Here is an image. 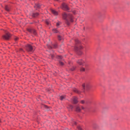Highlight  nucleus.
Segmentation results:
<instances>
[{
  "mask_svg": "<svg viewBox=\"0 0 130 130\" xmlns=\"http://www.w3.org/2000/svg\"><path fill=\"white\" fill-rule=\"evenodd\" d=\"M83 89L88 90L90 88V85L88 83L82 84Z\"/></svg>",
  "mask_w": 130,
  "mask_h": 130,
  "instance_id": "39448f33",
  "label": "nucleus"
},
{
  "mask_svg": "<svg viewBox=\"0 0 130 130\" xmlns=\"http://www.w3.org/2000/svg\"><path fill=\"white\" fill-rule=\"evenodd\" d=\"M72 124L76 125H77V122L75 121H73Z\"/></svg>",
  "mask_w": 130,
  "mask_h": 130,
  "instance_id": "b1692460",
  "label": "nucleus"
},
{
  "mask_svg": "<svg viewBox=\"0 0 130 130\" xmlns=\"http://www.w3.org/2000/svg\"><path fill=\"white\" fill-rule=\"evenodd\" d=\"M28 31H29V32H31V33H33V34L34 35H37V31H36V30L35 29H29Z\"/></svg>",
  "mask_w": 130,
  "mask_h": 130,
  "instance_id": "1a4fd4ad",
  "label": "nucleus"
},
{
  "mask_svg": "<svg viewBox=\"0 0 130 130\" xmlns=\"http://www.w3.org/2000/svg\"><path fill=\"white\" fill-rule=\"evenodd\" d=\"M53 33H58V30L56 28H54L53 29Z\"/></svg>",
  "mask_w": 130,
  "mask_h": 130,
  "instance_id": "2eb2a0df",
  "label": "nucleus"
},
{
  "mask_svg": "<svg viewBox=\"0 0 130 130\" xmlns=\"http://www.w3.org/2000/svg\"><path fill=\"white\" fill-rule=\"evenodd\" d=\"M76 111L78 112H81V108L79 106H76Z\"/></svg>",
  "mask_w": 130,
  "mask_h": 130,
  "instance_id": "ddd939ff",
  "label": "nucleus"
},
{
  "mask_svg": "<svg viewBox=\"0 0 130 130\" xmlns=\"http://www.w3.org/2000/svg\"><path fill=\"white\" fill-rule=\"evenodd\" d=\"M79 55H81L82 54V52H80V53H78Z\"/></svg>",
  "mask_w": 130,
  "mask_h": 130,
  "instance_id": "c9c22d12",
  "label": "nucleus"
},
{
  "mask_svg": "<svg viewBox=\"0 0 130 130\" xmlns=\"http://www.w3.org/2000/svg\"><path fill=\"white\" fill-rule=\"evenodd\" d=\"M96 127H98V125L97 124H93V128H96Z\"/></svg>",
  "mask_w": 130,
  "mask_h": 130,
  "instance_id": "a878e982",
  "label": "nucleus"
},
{
  "mask_svg": "<svg viewBox=\"0 0 130 130\" xmlns=\"http://www.w3.org/2000/svg\"><path fill=\"white\" fill-rule=\"evenodd\" d=\"M62 18L65 20V23L68 25V26H70V25H71V22H74V20H73V15L71 14L63 13L62 14Z\"/></svg>",
  "mask_w": 130,
  "mask_h": 130,
  "instance_id": "f257e3e1",
  "label": "nucleus"
},
{
  "mask_svg": "<svg viewBox=\"0 0 130 130\" xmlns=\"http://www.w3.org/2000/svg\"><path fill=\"white\" fill-rule=\"evenodd\" d=\"M60 24H61V22L58 21V22L56 23V26L59 27V26H60Z\"/></svg>",
  "mask_w": 130,
  "mask_h": 130,
  "instance_id": "6ab92c4d",
  "label": "nucleus"
},
{
  "mask_svg": "<svg viewBox=\"0 0 130 130\" xmlns=\"http://www.w3.org/2000/svg\"><path fill=\"white\" fill-rule=\"evenodd\" d=\"M77 129L78 130H82V127H81V126H78Z\"/></svg>",
  "mask_w": 130,
  "mask_h": 130,
  "instance_id": "cd10ccee",
  "label": "nucleus"
},
{
  "mask_svg": "<svg viewBox=\"0 0 130 130\" xmlns=\"http://www.w3.org/2000/svg\"><path fill=\"white\" fill-rule=\"evenodd\" d=\"M77 63L80 66H83L85 63V61L83 60L82 59H80L77 61Z\"/></svg>",
  "mask_w": 130,
  "mask_h": 130,
  "instance_id": "0eeeda50",
  "label": "nucleus"
},
{
  "mask_svg": "<svg viewBox=\"0 0 130 130\" xmlns=\"http://www.w3.org/2000/svg\"><path fill=\"white\" fill-rule=\"evenodd\" d=\"M62 18L65 20V23L68 25V26H70V25H71V22H74V20H73V15L71 14L63 13L62 14Z\"/></svg>",
  "mask_w": 130,
  "mask_h": 130,
  "instance_id": "f03ea898",
  "label": "nucleus"
},
{
  "mask_svg": "<svg viewBox=\"0 0 130 130\" xmlns=\"http://www.w3.org/2000/svg\"><path fill=\"white\" fill-rule=\"evenodd\" d=\"M25 49L29 52H32L35 51L34 48L30 44H27L25 46Z\"/></svg>",
  "mask_w": 130,
  "mask_h": 130,
  "instance_id": "7ed1b4c3",
  "label": "nucleus"
},
{
  "mask_svg": "<svg viewBox=\"0 0 130 130\" xmlns=\"http://www.w3.org/2000/svg\"><path fill=\"white\" fill-rule=\"evenodd\" d=\"M75 41H76V42H77V43H79V40L76 39V40H75Z\"/></svg>",
  "mask_w": 130,
  "mask_h": 130,
  "instance_id": "2f4dec72",
  "label": "nucleus"
},
{
  "mask_svg": "<svg viewBox=\"0 0 130 130\" xmlns=\"http://www.w3.org/2000/svg\"><path fill=\"white\" fill-rule=\"evenodd\" d=\"M58 40H62V37L60 36H58Z\"/></svg>",
  "mask_w": 130,
  "mask_h": 130,
  "instance_id": "393cba45",
  "label": "nucleus"
},
{
  "mask_svg": "<svg viewBox=\"0 0 130 130\" xmlns=\"http://www.w3.org/2000/svg\"><path fill=\"white\" fill-rule=\"evenodd\" d=\"M18 40V37H16V38H15V41H17Z\"/></svg>",
  "mask_w": 130,
  "mask_h": 130,
  "instance_id": "7c9ffc66",
  "label": "nucleus"
},
{
  "mask_svg": "<svg viewBox=\"0 0 130 130\" xmlns=\"http://www.w3.org/2000/svg\"><path fill=\"white\" fill-rule=\"evenodd\" d=\"M70 109L72 110L73 108H74V107L72 106V105H69L68 107Z\"/></svg>",
  "mask_w": 130,
  "mask_h": 130,
  "instance_id": "412c9836",
  "label": "nucleus"
},
{
  "mask_svg": "<svg viewBox=\"0 0 130 130\" xmlns=\"http://www.w3.org/2000/svg\"><path fill=\"white\" fill-rule=\"evenodd\" d=\"M75 50H78V47H75Z\"/></svg>",
  "mask_w": 130,
  "mask_h": 130,
  "instance_id": "e433bc0d",
  "label": "nucleus"
},
{
  "mask_svg": "<svg viewBox=\"0 0 130 130\" xmlns=\"http://www.w3.org/2000/svg\"><path fill=\"white\" fill-rule=\"evenodd\" d=\"M75 71V68L71 69V71Z\"/></svg>",
  "mask_w": 130,
  "mask_h": 130,
  "instance_id": "473e14b6",
  "label": "nucleus"
},
{
  "mask_svg": "<svg viewBox=\"0 0 130 130\" xmlns=\"http://www.w3.org/2000/svg\"><path fill=\"white\" fill-rule=\"evenodd\" d=\"M54 55L53 54H50V57L51 58V59H53L54 58Z\"/></svg>",
  "mask_w": 130,
  "mask_h": 130,
  "instance_id": "5701e85b",
  "label": "nucleus"
},
{
  "mask_svg": "<svg viewBox=\"0 0 130 130\" xmlns=\"http://www.w3.org/2000/svg\"><path fill=\"white\" fill-rule=\"evenodd\" d=\"M80 71H81V72H85V68H83V67L81 68H80Z\"/></svg>",
  "mask_w": 130,
  "mask_h": 130,
  "instance_id": "a211bd4d",
  "label": "nucleus"
},
{
  "mask_svg": "<svg viewBox=\"0 0 130 130\" xmlns=\"http://www.w3.org/2000/svg\"><path fill=\"white\" fill-rule=\"evenodd\" d=\"M55 1H59V0H55Z\"/></svg>",
  "mask_w": 130,
  "mask_h": 130,
  "instance_id": "ea45409f",
  "label": "nucleus"
},
{
  "mask_svg": "<svg viewBox=\"0 0 130 130\" xmlns=\"http://www.w3.org/2000/svg\"><path fill=\"white\" fill-rule=\"evenodd\" d=\"M51 11V13H52V14H53L55 16H57V15H58V12H56L55 10L52 9Z\"/></svg>",
  "mask_w": 130,
  "mask_h": 130,
  "instance_id": "9d476101",
  "label": "nucleus"
},
{
  "mask_svg": "<svg viewBox=\"0 0 130 130\" xmlns=\"http://www.w3.org/2000/svg\"><path fill=\"white\" fill-rule=\"evenodd\" d=\"M46 108H48V107L47 106H45Z\"/></svg>",
  "mask_w": 130,
  "mask_h": 130,
  "instance_id": "4c0bfd02",
  "label": "nucleus"
},
{
  "mask_svg": "<svg viewBox=\"0 0 130 130\" xmlns=\"http://www.w3.org/2000/svg\"><path fill=\"white\" fill-rule=\"evenodd\" d=\"M57 48V44H54L53 45V48L56 49Z\"/></svg>",
  "mask_w": 130,
  "mask_h": 130,
  "instance_id": "4be33fe9",
  "label": "nucleus"
},
{
  "mask_svg": "<svg viewBox=\"0 0 130 130\" xmlns=\"http://www.w3.org/2000/svg\"><path fill=\"white\" fill-rule=\"evenodd\" d=\"M11 37V35L10 32H6L4 35L3 36V38L5 40H9Z\"/></svg>",
  "mask_w": 130,
  "mask_h": 130,
  "instance_id": "20e7f679",
  "label": "nucleus"
},
{
  "mask_svg": "<svg viewBox=\"0 0 130 130\" xmlns=\"http://www.w3.org/2000/svg\"><path fill=\"white\" fill-rule=\"evenodd\" d=\"M60 100L61 101H63L64 100V95H61L60 96Z\"/></svg>",
  "mask_w": 130,
  "mask_h": 130,
  "instance_id": "f3484780",
  "label": "nucleus"
},
{
  "mask_svg": "<svg viewBox=\"0 0 130 130\" xmlns=\"http://www.w3.org/2000/svg\"><path fill=\"white\" fill-rule=\"evenodd\" d=\"M49 49H52V47L51 46H48Z\"/></svg>",
  "mask_w": 130,
  "mask_h": 130,
  "instance_id": "f704fd0d",
  "label": "nucleus"
},
{
  "mask_svg": "<svg viewBox=\"0 0 130 130\" xmlns=\"http://www.w3.org/2000/svg\"><path fill=\"white\" fill-rule=\"evenodd\" d=\"M2 122V121H1V120H0V123H1Z\"/></svg>",
  "mask_w": 130,
  "mask_h": 130,
  "instance_id": "58836bf2",
  "label": "nucleus"
},
{
  "mask_svg": "<svg viewBox=\"0 0 130 130\" xmlns=\"http://www.w3.org/2000/svg\"><path fill=\"white\" fill-rule=\"evenodd\" d=\"M73 102L74 104H78V98L74 96L73 99Z\"/></svg>",
  "mask_w": 130,
  "mask_h": 130,
  "instance_id": "6e6552de",
  "label": "nucleus"
},
{
  "mask_svg": "<svg viewBox=\"0 0 130 130\" xmlns=\"http://www.w3.org/2000/svg\"><path fill=\"white\" fill-rule=\"evenodd\" d=\"M81 103L82 104H85V101H84V100L81 101Z\"/></svg>",
  "mask_w": 130,
  "mask_h": 130,
  "instance_id": "c756f323",
  "label": "nucleus"
},
{
  "mask_svg": "<svg viewBox=\"0 0 130 130\" xmlns=\"http://www.w3.org/2000/svg\"><path fill=\"white\" fill-rule=\"evenodd\" d=\"M58 59H61L62 61H63L62 57L61 56H59Z\"/></svg>",
  "mask_w": 130,
  "mask_h": 130,
  "instance_id": "bb28decb",
  "label": "nucleus"
},
{
  "mask_svg": "<svg viewBox=\"0 0 130 130\" xmlns=\"http://www.w3.org/2000/svg\"><path fill=\"white\" fill-rule=\"evenodd\" d=\"M39 14L38 13H32V16L34 18H36V17H38L39 16Z\"/></svg>",
  "mask_w": 130,
  "mask_h": 130,
  "instance_id": "f8f14e48",
  "label": "nucleus"
},
{
  "mask_svg": "<svg viewBox=\"0 0 130 130\" xmlns=\"http://www.w3.org/2000/svg\"><path fill=\"white\" fill-rule=\"evenodd\" d=\"M35 8H41V5L40 4H36L35 6Z\"/></svg>",
  "mask_w": 130,
  "mask_h": 130,
  "instance_id": "dca6fc26",
  "label": "nucleus"
},
{
  "mask_svg": "<svg viewBox=\"0 0 130 130\" xmlns=\"http://www.w3.org/2000/svg\"><path fill=\"white\" fill-rule=\"evenodd\" d=\"M5 10L6 11H7V12H9L10 11V8L8 6H5Z\"/></svg>",
  "mask_w": 130,
  "mask_h": 130,
  "instance_id": "4468645a",
  "label": "nucleus"
},
{
  "mask_svg": "<svg viewBox=\"0 0 130 130\" xmlns=\"http://www.w3.org/2000/svg\"><path fill=\"white\" fill-rule=\"evenodd\" d=\"M81 109H82V110H85V107L82 106Z\"/></svg>",
  "mask_w": 130,
  "mask_h": 130,
  "instance_id": "72a5a7b5",
  "label": "nucleus"
},
{
  "mask_svg": "<svg viewBox=\"0 0 130 130\" xmlns=\"http://www.w3.org/2000/svg\"><path fill=\"white\" fill-rule=\"evenodd\" d=\"M62 9L64 10V11H69V7H68V5L66 4L62 5Z\"/></svg>",
  "mask_w": 130,
  "mask_h": 130,
  "instance_id": "423d86ee",
  "label": "nucleus"
},
{
  "mask_svg": "<svg viewBox=\"0 0 130 130\" xmlns=\"http://www.w3.org/2000/svg\"><path fill=\"white\" fill-rule=\"evenodd\" d=\"M46 23L47 25H49V20H46Z\"/></svg>",
  "mask_w": 130,
  "mask_h": 130,
  "instance_id": "c85d7f7f",
  "label": "nucleus"
},
{
  "mask_svg": "<svg viewBox=\"0 0 130 130\" xmlns=\"http://www.w3.org/2000/svg\"><path fill=\"white\" fill-rule=\"evenodd\" d=\"M74 92H75V93H77L78 94H81V91L79 90H78L77 89H74L73 90Z\"/></svg>",
  "mask_w": 130,
  "mask_h": 130,
  "instance_id": "9b49d317",
  "label": "nucleus"
},
{
  "mask_svg": "<svg viewBox=\"0 0 130 130\" xmlns=\"http://www.w3.org/2000/svg\"><path fill=\"white\" fill-rule=\"evenodd\" d=\"M59 64H60V66H64V63H63L62 61H59Z\"/></svg>",
  "mask_w": 130,
  "mask_h": 130,
  "instance_id": "aec40b11",
  "label": "nucleus"
}]
</instances>
